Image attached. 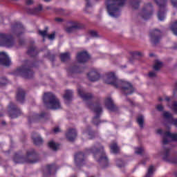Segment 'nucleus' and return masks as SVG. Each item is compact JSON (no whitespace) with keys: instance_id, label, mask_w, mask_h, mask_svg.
<instances>
[{"instance_id":"f257e3e1","label":"nucleus","mask_w":177,"mask_h":177,"mask_svg":"<svg viewBox=\"0 0 177 177\" xmlns=\"http://www.w3.org/2000/svg\"><path fill=\"white\" fill-rule=\"evenodd\" d=\"M93 154L95 160L99 164H101L104 168L109 167V158L106 156L104 152V147L100 146V148H97L94 146L90 149H86L85 153L79 152L75 155V164L76 167H82L85 165V156L88 154Z\"/></svg>"},{"instance_id":"f03ea898","label":"nucleus","mask_w":177,"mask_h":177,"mask_svg":"<svg viewBox=\"0 0 177 177\" xmlns=\"http://www.w3.org/2000/svg\"><path fill=\"white\" fill-rule=\"evenodd\" d=\"M77 93L79 96L84 100V102H86V106L92 110L93 113H95V115L93 118V124L94 125H99V124H102V122H104V120H100V115L103 113V108L102 107V104L100 102L97 101L95 103L91 102L93 98V95L89 93H84V91L81 88H77Z\"/></svg>"},{"instance_id":"7ed1b4c3","label":"nucleus","mask_w":177,"mask_h":177,"mask_svg":"<svg viewBox=\"0 0 177 177\" xmlns=\"http://www.w3.org/2000/svg\"><path fill=\"white\" fill-rule=\"evenodd\" d=\"M105 83L109 85H112L115 88H120L121 92L124 96H128L129 95H132L135 92V88L132 84L118 79L115 75V73L113 72H109L106 73V80Z\"/></svg>"},{"instance_id":"20e7f679","label":"nucleus","mask_w":177,"mask_h":177,"mask_svg":"<svg viewBox=\"0 0 177 177\" xmlns=\"http://www.w3.org/2000/svg\"><path fill=\"white\" fill-rule=\"evenodd\" d=\"M15 164H37L39 162V156L35 149L27 151L26 156H21L19 153H15L13 158Z\"/></svg>"},{"instance_id":"39448f33","label":"nucleus","mask_w":177,"mask_h":177,"mask_svg":"<svg viewBox=\"0 0 177 177\" xmlns=\"http://www.w3.org/2000/svg\"><path fill=\"white\" fill-rule=\"evenodd\" d=\"M127 0H106V9L111 17H118L121 15V8L125 5Z\"/></svg>"},{"instance_id":"423d86ee","label":"nucleus","mask_w":177,"mask_h":177,"mask_svg":"<svg viewBox=\"0 0 177 177\" xmlns=\"http://www.w3.org/2000/svg\"><path fill=\"white\" fill-rule=\"evenodd\" d=\"M43 102L46 107L53 110H57L61 107L60 100L57 99L55 94L50 92L44 93Z\"/></svg>"},{"instance_id":"0eeeda50","label":"nucleus","mask_w":177,"mask_h":177,"mask_svg":"<svg viewBox=\"0 0 177 177\" xmlns=\"http://www.w3.org/2000/svg\"><path fill=\"white\" fill-rule=\"evenodd\" d=\"M33 67L34 64H31V62L26 60L25 64L17 68L16 72L18 74H20V75L24 78L30 80V78H32L34 77V71H32Z\"/></svg>"},{"instance_id":"6e6552de","label":"nucleus","mask_w":177,"mask_h":177,"mask_svg":"<svg viewBox=\"0 0 177 177\" xmlns=\"http://www.w3.org/2000/svg\"><path fill=\"white\" fill-rule=\"evenodd\" d=\"M15 45V38L10 34L0 33V46L12 48Z\"/></svg>"},{"instance_id":"1a4fd4ad","label":"nucleus","mask_w":177,"mask_h":177,"mask_svg":"<svg viewBox=\"0 0 177 177\" xmlns=\"http://www.w3.org/2000/svg\"><path fill=\"white\" fill-rule=\"evenodd\" d=\"M156 5L158 6L159 11L158 18L160 21L165 20V13H167V2L168 0H153Z\"/></svg>"},{"instance_id":"9d476101","label":"nucleus","mask_w":177,"mask_h":177,"mask_svg":"<svg viewBox=\"0 0 177 177\" xmlns=\"http://www.w3.org/2000/svg\"><path fill=\"white\" fill-rule=\"evenodd\" d=\"M11 30L12 34L16 35L17 38H20V37H21V35L26 32L24 26H23V24L20 22H15L11 26Z\"/></svg>"},{"instance_id":"9b49d317","label":"nucleus","mask_w":177,"mask_h":177,"mask_svg":"<svg viewBox=\"0 0 177 177\" xmlns=\"http://www.w3.org/2000/svg\"><path fill=\"white\" fill-rule=\"evenodd\" d=\"M140 15L141 17L144 19V20H149V19L153 15V5L151 3H149L145 5L141 11Z\"/></svg>"},{"instance_id":"f8f14e48","label":"nucleus","mask_w":177,"mask_h":177,"mask_svg":"<svg viewBox=\"0 0 177 177\" xmlns=\"http://www.w3.org/2000/svg\"><path fill=\"white\" fill-rule=\"evenodd\" d=\"M8 114L10 118H17L21 114V110L15 103L10 102L8 105Z\"/></svg>"},{"instance_id":"ddd939ff","label":"nucleus","mask_w":177,"mask_h":177,"mask_svg":"<svg viewBox=\"0 0 177 177\" xmlns=\"http://www.w3.org/2000/svg\"><path fill=\"white\" fill-rule=\"evenodd\" d=\"M149 35L151 38V41L153 45H157V44L160 43L162 37L161 30L158 29L151 30Z\"/></svg>"},{"instance_id":"4468645a","label":"nucleus","mask_w":177,"mask_h":177,"mask_svg":"<svg viewBox=\"0 0 177 177\" xmlns=\"http://www.w3.org/2000/svg\"><path fill=\"white\" fill-rule=\"evenodd\" d=\"M163 149L165 150L162 158L163 160L166 162H170V164H176V165H177V156L171 157V156H169V153H171V149L167 148L165 147H164Z\"/></svg>"},{"instance_id":"2eb2a0df","label":"nucleus","mask_w":177,"mask_h":177,"mask_svg":"<svg viewBox=\"0 0 177 177\" xmlns=\"http://www.w3.org/2000/svg\"><path fill=\"white\" fill-rule=\"evenodd\" d=\"M85 67H81L80 66H73L66 69L68 77H73V74H80L84 73Z\"/></svg>"},{"instance_id":"dca6fc26","label":"nucleus","mask_w":177,"mask_h":177,"mask_svg":"<svg viewBox=\"0 0 177 177\" xmlns=\"http://www.w3.org/2000/svg\"><path fill=\"white\" fill-rule=\"evenodd\" d=\"M105 107L107 110L112 111L113 113L118 111V107L115 106L114 101H113V99L110 97L105 99Z\"/></svg>"},{"instance_id":"f3484780","label":"nucleus","mask_w":177,"mask_h":177,"mask_svg":"<svg viewBox=\"0 0 177 177\" xmlns=\"http://www.w3.org/2000/svg\"><path fill=\"white\" fill-rule=\"evenodd\" d=\"M46 117H49V114L45 112H42L40 114L33 113L32 116L28 117V121L29 124H31V122H34L37 121V120H41V118H45Z\"/></svg>"},{"instance_id":"a211bd4d","label":"nucleus","mask_w":177,"mask_h":177,"mask_svg":"<svg viewBox=\"0 0 177 177\" xmlns=\"http://www.w3.org/2000/svg\"><path fill=\"white\" fill-rule=\"evenodd\" d=\"M76 58L78 63H86L91 59V56L88 54V52L82 51L77 53Z\"/></svg>"},{"instance_id":"6ab92c4d","label":"nucleus","mask_w":177,"mask_h":177,"mask_svg":"<svg viewBox=\"0 0 177 177\" xmlns=\"http://www.w3.org/2000/svg\"><path fill=\"white\" fill-rule=\"evenodd\" d=\"M10 58L5 52L0 53V64L1 66H5L6 67H9L10 66Z\"/></svg>"},{"instance_id":"aec40b11","label":"nucleus","mask_w":177,"mask_h":177,"mask_svg":"<svg viewBox=\"0 0 177 177\" xmlns=\"http://www.w3.org/2000/svg\"><path fill=\"white\" fill-rule=\"evenodd\" d=\"M87 77L89 81L95 82L96 81H99V79L100 78V74L96 69H93L90 73L87 74Z\"/></svg>"},{"instance_id":"412c9836","label":"nucleus","mask_w":177,"mask_h":177,"mask_svg":"<svg viewBox=\"0 0 177 177\" xmlns=\"http://www.w3.org/2000/svg\"><path fill=\"white\" fill-rule=\"evenodd\" d=\"M57 166H56V163H52L51 165H48L46 167V171L44 172V177H48L52 175V171H57Z\"/></svg>"},{"instance_id":"4be33fe9","label":"nucleus","mask_w":177,"mask_h":177,"mask_svg":"<svg viewBox=\"0 0 177 177\" xmlns=\"http://www.w3.org/2000/svg\"><path fill=\"white\" fill-rule=\"evenodd\" d=\"M66 139L69 142H74L77 138V130L75 129H69L66 133Z\"/></svg>"},{"instance_id":"5701e85b","label":"nucleus","mask_w":177,"mask_h":177,"mask_svg":"<svg viewBox=\"0 0 177 177\" xmlns=\"http://www.w3.org/2000/svg\"><path fill=\"white\" fill-rule=\"evenodd\" d=\"M16 97L17 102H19V103H24V100L26 99V91H24L21 88H18Z\"/></svg>"},{"instance_id":"b1692460","label":"nucleus","mask_w":177,"mask_h":177,"mask_svg":"<svg viewBox=\"0 0 177 177\" xmlns=\"http://www.w3.org/2000/svg\"><path fill=\"white\" fill-rule=\"evenodd\" d=\"M131 57L129 59L130 63H133V60H139L143 57V54L140 51H132L130 52Z\"/></svg>"},{"instance_id":"393cba45","label":"nucleus","mask_w":177,"mask_h":177,"mask_svg":"<svg viewBox=\"0 0 177 177\" xmlns=\"http://www.w3.org/2000/svg\"><path fill=\"white\" fill-rule=\"evenodd\" d=\"M81 28H82V24L77 22H73V25L66 28V31L68 34H71V32H74L75 30H80Z\"/></svg>"},{"instance_id":"a878e982","label":"nucleus","mask_w":177,"mask_h":177,"mask_svg":"<svg viewBox=\"0 0 177 177\" xmlns=\"http://www.w3.org/2000/svg\"><path fill=\"white\" fill-rule=\"evenodd\" d=\"M163 117L166 120H169V122H171V124H172L175 127H177V119H174V116H172V114H171L169 112H164Z\"/></svg>"},{"instance_id":"bb28decb","label":"nucleus","mask_w":177,"mask_h":177,"mask_svg":"<svg viewBox=\"0 0 177 177\" xmlns=\"http://www.w3.org/2000/svg\"><path fill=\"white\" fill-rule=\"evenodd\" d=\"M27 55L30 56V57H35L38 55V48L34 45L30 46L28 48Z\"/></svg>"},{"instance_id":"cd10ccee","label":"nucleus","mask_w":177,"mask_h":177,"mask_svg":"<svg viewBox=\"0 0 177 177\" xmlns=\"http://www.w3.org/2000/svg\"><path fill=\"white\" fill-rule=\"evenodd\" d=\"M73 92L71 90H66L65 94L64 95V99L65 100V103L68 104L73 100Z\"/></svg>"},{"instance_id":"c85d7f7f","label":"nucleus","mask_w":177,"mask_h":177,"mask_svg":"<svg viewBox=\"0 0 177 177\" xmlns=\"http://www.w3.org/2000/svg\"><path fill=\"white\" fill-rule=\"evenodd\" d=\"M42 10V5H39L38 7L35 8H28L27 12L29 15H38L39 12Z\"/></svg>"},{"instance_id":"c756f323","label":"nucleus","mask_w":177,"mask_h":177,"mask_svg":"<svg viewBox=\"0 0 177 177\" xmlns=\"http://www.w3.org/2000/svg\"><path fill=\"white\" fill-rule=\"evenodd\" d=\"M35 135H36L37 137L34 136V135L32 136L34 145H35V146H41V145L44 143V140L40 136H37V134Z\"/></svg>"},{"instance_id":"7c9ffc66","label":"nucleus","mask_w":177,"mask_h":177,"mask_svg":"<svg viewBox=\"0 0 177 177\" xmlns=\"http://www.w3.org/2000/svg\"><path fill=\"white\" fill-rule=\"evenodd\" d=\"M46 9L47 10H52V12H54V13H56L57 15H64V10L62 9V8H52L50 6H47L46 7Z\"/></svg>"},{"instance_id":"2f4dec72","label":"nucleus","mask_w":177,"mask_h":177,"mask_svg":"<svg viewBox=\"0 0 177 177\" xmlns=\"http://www.w3.org/2000/svg\"><path fill=\"white\" fill-rule=\"evenodd\" d=\"M111 151L113 154H117L120 151V149L118 148V145L116 142H113L110 146Z\"/></svg>"},{"instance_id":"473e14b6","label":"nucleus","mask_w":177,"mask_h":177,"mask_svg":"<svg viewBox=\"0 0 177 177\" xmlns=\"http://www.w3.org/2000/svg\"><path fill=\"white\" fill-rule=\"evenodd\" d=\"M165 136L170 138L173 142H177V133H172L169 131H166L165 133Z\"/></svg>"},{"instance_id":"72a5a7b5","label":"nucleus","mask_w":177,"mask_h":177,"mask_svg":"<svg viewBox=\"0 0 177 177\" xmlns=\"http://www.w3.org/2000/svg\"><path fill=\"white\" fill-rule=\"evenodd\" d=\"M83 133H88L89 136V139H94L95 136H96V134L97 133L96 131H93L91 130V129H88L87 130L83 131Z\"/></svg>"},{"instance_id":"f704fd0d","label":"nucleus","mask_w":177,"mask_h":177,"mask_svg":"<svg viewBox=\"0 0 177 177\" xmlns=\"http://www.w3.org/2000/svg\"><path fill=\"white\" fill-rule=\"evenodd\" d=\"M142 0H130L131 6L133 9H139V6H140V2Z\"/></svg>"},{"instance_id":"c9c22d12","label":"nucleus","mask_w":177,"mask_h":177,"mask_svg":"<svg viewBox=\"0 0 177 177\" xmlns=\"http://www.w3.org/2000/svg\"><path fill=\"white\" fill-rule=\"evenodd\" d=\"M61 62H67L70 60V53H64L60 55Z\"/></svg>"},{"instance_id":"e433bc0d","label":"nucleus","mask_w":177,"mask_h":177,"mask_svg":"<svg viewBox=\"0 0 177 177\" xmlns=\"http://www.w3.org/2000/svg\"><path fill=\"white\" fill-rule=\"evenodd\" d=\"M48 147L51 149V150H53L54 151H56L59 147V144H55L53 141H50L48 142Z\"/></svg>"},{"instance_id":"4c0bfd02","label":"nucleus","mask_w":177,"mask_h":177,"mask_svg":"<svg viewBox=\"0 0 177 177\" xmlns=\"http://www.w3.org/2000/svg\"><path fill=\"white\" fill-rule=\"evenodd\" d=\"M137 122L140 127L143 128V124H145V118L143 115L138 116L137 118Z\"/></svg>"},{"instance_id":"58836bf2","label":"nucleus","mask_w":177,"mask_h":177,"mask_svg":"<svg viewBox=\"0 0 177 177\" xmlns=\"http://www.w3.org/2000/svg\"><path fill=\"white\" fill-rule=\"evenodd\" d=\"M39 35H41L43 38L48 37V27H46L44 30H39Z\"/></svg>"},{"instance_id":"ea45409f","label":"nucleus","mask_w":177,"mask_h":177,"mask_svg":"<svg viewBox=\"0 0 177 177\" xmlns=\"http://www.w3.org/2000/svg\"><path fill=\"white\" fill-rule=\"evenodd\" d=\"M162 66V62H160L157 61L155 63V65L153 66V70H155V71H158V70H160V68H161Z\"/></svg>"},{"instance_id":"a19ab883","label":"nucleus","mask_w":177,"mask_h":177,"mask_svg":"<svg viewBox=\"0 0 177 177\" xmlns=\"http://www.w3.org/2000/svg\"><path fill=\"white\" fill-rule=\"evenodd\" d=\"M171 30L174 35L177 36V21L171 25Z\"/></svg>"},{"instance_id":"79ce46f5","label":"nucleus","mask_w":177,"mask_h":177,"mask_svg":"<svg viewBox=\"0 0 177 177\" xmlns=\"http://www.w3.org/2000/svg\"><path fill=\"white\" fill-rule=\"evenodd\" d=\"M9 82V81L8 80V79H6V77H3L0 78V86H5V85H6V84H8Z\"/></svg>"},{"instance_id":"37998d69","label":"nucleus","mask_w":177,"mask_h":177,"mask_svg":"<svg viewBox=\"0 0 177 177\" xmlns=\"http://www.w3.org/2000/svg\"><path fill=\"white\" fill-rule=\"evenodd\" d=\"M47 37H48V39H50V41H53V39H55V38L56 37V32H53L50 35H47Z\"/></svg>"},{"instance_id":"c03bdc74","label":"nucleus","mask_w":177,"mask_h":177,"mask_svg":"<svg viewBox=\"0 0 177 177\" xmlns=\"http://www.w3.org/2000/svg\"><path fill=\"white\" fill-rule=\"evenodd\" d=\"M172 110L173 111L177 114V102L174 101L172 104Z\"/></svg>"},{"instance_id":"a18cd8bd","label":"nucleus","mask_w":177,"mask_h":177,"mask_svg":"<svg viewBox=\"0 0 177 177\" xmlns=\"http://www.w3.org/2000/svg\"><path fill=\"white\" fill-rule=\"evenodd\" d=\"M88 33L90 34V35H91V37H93L94 38L97 37V32L95 30H90Z\"/></svg>"},{"instance_id":"49530a36","label":"nucleus","mask_w":177,"mask_h":177,"mask_svg":"<svg viewBox=\"0 0 177 177\" xmlns=\"http://www.w3.org/2000/svg\"><path fill=\"white\" fill-rule=\"evenodd\" d=\"M135 153L136 154H142V153H143V148L142 147L136 148Z\"/></svg>"},{"instance_id":"de8ad7c7","label":"nucleus","mask_w":177,"mask_h":177,"mask_svg":"<svg viewBox=\"0 0 177 177\" xmlns=\"http://www.w3.org/2000/svg\"><path fill=\"white\" fill-rule=\"evenodd\" d=\"M153 169H154V167L150 166L148 169V172H147V175H149L150 176V175H151L153 174Z\"/></svg>"},{"instance_id":"09e8293b","label":"nucleus","mask_w":177,"mask_h":177,"mask_svg":"<svg viewBox=\"0 0 177 177\" xmlns=\"http://www.w3.org/2000/svg\"><path fill=\"white\" fill-rule=\"evenodd\" d=\"M156 109L158 111H164V106L161 104H158L156 106Z\"/></svg>"},{"instance_id":"8fccbe9b","label":"nucleus","mask_w":177,"mask_h":177,"mask_svg":"<svg viewBox=\"0 0 177 177\" xmlns=\"http://www.w3.org/2000/svg\"><path fill=\"white\" fill-rule=\"evenodd\" d=\"M117 167H118V168H122L125 167V163H124V161L120 160V163H117Z\"/></svg>"},{"instance_id":"3c124183","label":"nucleus","mask_w":177,"mask_h":177,"mask_svg":"<svg viewBox=\"0 0 177 177\" xmlns=\"http://www.w3.org/2000/svg\"><path fill=\"white\" fill-rule=\"evenodd\" d=\"M148 75L150 78H153V77H156V72H149Z\"/></svg>"},{"instance_id":"603ef678","label":"nucleus","mask_w":177,"mask_h":177,"mask_svg":"<svg viewBox=\"0 0 177 177\" xmlns=\"http://www.w3.org/2000/svg\"><path fill=\"white\" fill-rule=\"evenodd\" d=\"M163 145H168L169 143V140H168V138H164L162 140Z\"/></svg>"},{"instance_id":"864d4df0","label":"nucleus","mask_w":177,"mask_h":177,"mask_svg":"<svg viewBox=\"0 0 177 177\" xmlns=\"http://www.w3.org/2000/svg\"><path fill=\"white\" fill-rule=\"evenodd\" d=\"M26 5H32L34 1L32 0H26Z\"/></svg>"},{"instance_id":"5fc2aeb1","label":"nucleus","mask_w":177,"mask_h":177,"mask_svg":"<svg viewBox=\"0 0 177 177\" xmlns=\"http://www.w3.org/2000/svg\"><path fill=\"white\" fill-rule=\"evenodd\" d=\"M55 55H50L49 59L50 60V62H55Z\"/></svg>"},{"instance_id":"6e6d98bb","label":"nucleus","mask_w":177,"mask_h":177,"mask_svg":"<svg viewBox=\"0 0 177 177\" xmlns=\"http://www.w3.org/2000/svg\"><path fill=\"white\" fill-rule=\"evenodd\" d=\"M86 7L91 8V0H86Z\"/></svg>"},{"instance_id":"4d7b16f0","label":"nucleus","mask_w":177,"mask_h":177,"mask_svg":"<svg viewBox=\"0 0 177 177\" xmlns=\"http://www.w3.org/2000/svg\"><path fill=\"white\" fill-rule=\"evenodd\" d=\"M53 132H54V133H57V132H60V129L59 127H55L53 129Z\"/></svg>"},{"instance_id":"13d9d810","label":"nucleus","mask_w":177,"mask_h":177,"mask_svg":"<svg viewBox=\"0 0 177 177\" xmlns=\"http://www.w3.org/2000/svg\"><path fill=\"white\" fill-rule=\"evenodd\" d=\"M55 21H57L58 23H62V21H63V19H62V18H55Z\"/></svg>"},{"instance_id":"bf43d9fd","label":"nucleus","mask_w":177,"mask_h":177,"mask_svg":"<svg viewBox=\"0 0 177 177\" xmlns=\"http://www.w3.org/2000/svg\"><path fill=\"white\" fill-rule=\"evenodd\" d=\"M157 133H158L159 135H161L162 133V130L159 129L157 130Z\"/></svg>"},{"instance_id":"052dcab7","label":"nucleus","mask_w":177,"mask_h":177,"mask_svg":"<svg viewBox=\"0 0 177 177\" xmlns=\"http://www.w3.org/2000/svg\"><path fill=\"white\" fill-rule=\"evenodd\" d=\"M19 45H21V46L24 45V40H19Z\"/></svg>"},{"instance_id":"680f3d73","label":"nucleus","mask_w":177,"mask_h":177,"mask_svg":"<svg viewBox=\"0 0 177 177\" xmlns=\"http://www.w3.org/2000/svg\"><path fill=\"white\" fill-rule=\"evenodd\" d=\"M165 100H166V102H170L171 101V98L169 97H165Z\"/></svg>"},{"instance_id":"e2e57ef3","label":"nucleus","mask_w":177,"mask_h":177,"mask_svg":"<svg viewBox=\"0 0 177 177\" xmlns=\"http://www.w3.org/2000/svg\"><path fill=\"white\" fill-rule=\"evenodd\" d=\"M173 49H177V43L174 44Z\"/></svg>"},{"instance_id":"0e129e2a","label":"nucleus","mask_w":177,"mask_h":177,"mask_svg":"<svg viewBox=\"0 0 177 177\" xmlns=\"http://www.w3.org/2000/svg\"><path fill=\"white\" fill-rule=\"evenodd\" d=\"M127 102H129V103H131V104H132V103H133V102H132V100H129V98H127Z\"/></svg>"},{"instance_id":"69168bd1","label":"nucleus","mask_w":177,"mask_h":177,"mask_svg":"<svg viewBox=\"0 0 177 177\" xmlns=\"http://www.w3.org/2000/svg\"><path fill=\"white\" fill-rule=\"evenodd\" d=\"M158 101H159V102H162V97H160L158 98Z\"/></svg>"},{"instance_id":"338daca9","label":"nucleus","mask_w":177,"mask_h":177,"mask_svg":"<svg viewBox=\"0 0 177 177\" xmlns=\"http://www.w3.org/2000/svg\"><path fill=\"white\" fill-rule=\"evenodd\" d=\"M1 124H2V125H6V122L3 121V122H1Z\"/></svg>"},{"instance_id":"774afa93","label":"nucleus","mask_w":177,"mask_h":177,"mask_svg":"<svg viewBox=\"0 0 177 177\" xmlns=\"http://www.w3.org/2000/svg\"><path fill=\"white\" fill-rule=\"evenodd\" d=\"M145 177H150L149 174H146Z\"/></svg>"}]
</instances>
